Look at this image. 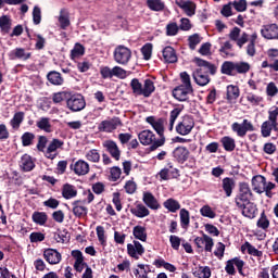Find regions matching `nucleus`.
Returning <instances> with one entry per match:
<instances>
[{
    "label": "nucleus",
    "instance_id": "nucleus-1",
    "mask_svg": "<svg viewBox=\"0 0 278 278\" xmlns=\"http://www.w3.org/2000/svg\"><path fill=\"white\" fill-rule=\"evenodd\" d=\"M251 184L252 190L256 192V194H264L265 192V197H267V199H273V197H275L273 190L277 188V185L273 181H266V178L263 175L253 176Z\"/></svg>",
    "mask_w": 278,
    "mask_h": 278
},
{
    "label": "nucleus",
    "instance_id": "nucleus-2",
    "mask_svg": "<svg viewBox=\"0 0 278 278\" xmlns=\"http://www.w3.org/2000/svg\"><path fill=\"white\" fill-rule=\"evenodd\" d=\"M164 118L156 119V123L152 126L154 131H156L159 139L149 148V151H157L160 147L166 144V137L164 136Z\"/></svg>",
    "mask_w": 278,
    "mask_h": 278
},
{
    "label": "nucleus",
    "instance_id": "nucleus-3",
    "mask_svg": "<svg viewBox=\"0 0 278 278\" xmlns=\"http://www.w3.org/2000/svg\"><path fill=\"white\" fill-rule=\"evenodd\" d=\"M253 199H255V194H253L249 182H239V192L235 197V203H247Z\"/></svg>",
    "mask_w": 278,
    "mask_h": 278
},
{
    "label": "nucleus",
    "instance_id": "nucleus-4",
    "mask_svg": "<svg viewBox=\"0 0 278 278\" xmlns=\"http://www.w3.org/2000/svg\"><path fill=\"white\" fill-rule=\"evenodd\" d=\"M193 63H195V71H200V73H203L204 75H216V73H218V66H216V64L210 62V61H205L201 58H193Z\"/></svg>",
    "mask_w": 278,
    "mask_h": 278
},
{
    "label": "nucleus",
    "instance_id": "nucleus-5",
    "mask_svg": "<svg viewBox=\"0 0 278 278\" xmlns=\"http://www.w3.org/2000/svg\"><path fill=\"white\" fill-rule=\"evenodd\" d=\"M194 129V117L192 115H184L181 121L176 125V132L179 136H189Z\"/></svg>",
    "mask_w": 278,
    "mask_h": 278
},
{
    "label": "nucleus",
    "instance_id": "nucleus-6",
    "mask_svg": "<svg viewBox=\"0 0 278 278\" xmlns=\"http://www.w3.org/2000/svg\"><path fill=\"white\" fill-rule=\"evenodd\" d=\"M113 55L117 64L127 66V64H129V60H131V50L125 46H117Z\"/></svg>",
    "mask_w": 278,
    "mask_h": 278
},
{
    "label": "nucleus",
    "instance_id": "nucleus-7",
    "mask_svg": "<svg viewBox=\"0 0 278 278\" xmlns=\"http://www.w3.org/2000/svg\"><path fill=\"white\" fill-rule=\"evenodd\" d=\"M236 206L238 210H241L242 216L250 218V220H253V218L257 216V204H255V202H251V200L248 202L237 203Z\"/></svg>",
    "mask_w": 278,
    "mask_h": 278
},
{
    "label": "nucleus",
    "instance_id": "nucleus-8",
    "mask_svg": "<svg viewBox=\"0 0 278 278\" xmlns=\"http://www.w3.org/2000/svg\"><path fill=\"white\" fill-rule=\"evenodd\" d=\"M189 94H194V88L185 87L184 85H179L172 90V96L176 101L184 103L189 101Z\"/></svg>",
    "mask_w": 278,
    "mask_h": 278
},
{
    "label": "nucleus",
    "instance_id": "nucleus-9",
    "mask_svg": "<svg viewBox=\"0 0 278 278\" xmlns=\"http://www.w3.org/2000/svg\"><path fill=\"white\" fill-rule=\"evenodd\" d=\"M231 129L239 138H244L248 131H255V126L249 119H243L242 124L235 122L231 125Z\"/></svg>",
    "mask_w": 278,
    "mask_h": 278
},
{
    "label": "nucleus",
    "instance_id": "nucleus-10",
    "mask_svg": "<svg viewBox=\"0 0 278 278\" xmlns=\"http://www.w3.org/2000/svg\"><path fill=\"white\" fill-rule=\"evenodd\" d=\"M118 127H123V121H121V117H113L111 119H104L102 121L99 126V131H106L108 134L118 129Z\"/></svg>",
    "mask_w": 278,
    "mask_h": 278
},
{
    "label": "nucleus",
    "instance_id": "nucleus-11",
    "mask_svg": "<svg viewBox=\"0 0 278 278\" xmlns=\"http://www.w3.org/2000/svg\"><path fill=\"white\" fill-rule=\"evenodd\" d=\"M67 108L72 112H81L86 108V100L81 94H74L67 98Z\"/></svg>",
    "mask_w": 278,
    "mask_h": 278
},
{
    "label": "nucleus",
    "instance_id": "nucleus-12",
    "mask_svg": "<svg viewBox=\"0 0 278 278\" xmlns=\"http://www.w3.org/2000/svg\"><path fill=\"white\" fill-rule=\"evenodd\" d=\"M103 149H105L106 153L113 157L115 162H118L121 160V148H118V144L116 141L109 139L102 142Z\"/></svg>",
    "mask_w": 278,
    "mask_h": 278
},
{
    "label": "nucleus",
    "instance_id": "nucleus-13",
    "mask_svg": "<svg viewBox=\"0 0 278 278\" xmlns=\"http://www.w3.org/2000/svg\"><path fill=\"white\" fill-rule=\"evenodd\" d=\"M43 260L51 266H55L62 262V254L53 248H48L43 250Z\"/></svg>",
    "mask_w": 278,
    "mask_h": 278
},
{
    "label": "nucleus",
    "instance_id": "nucleus-14",
    "mask_svg": "<svg viewBox=\"0 0 278 278\" xmlns=\"http://www.w3.org/2000/svg\"><path fill=\"white\" fill-rule=\"evenodd\" d=\"M261 36L265 40H278V25L277 24H265L261 28Z\"/></svg>",
    "mask_w": 278,
    "mask_h": 278
},
{
    "label": "nucleus",
    "instance_id": "nucleus-15",
    "mask_svg": "<svg viewBox=\"0 0 278 278\" xmlns=\"http://www.w3.org/2000/svg\"><path fill=\"white\" fill-rule=\"evenodd\" d=\"M127 254L129 257H132V260H140L141 255H144V247L140 241L134 240L132 244H127Z\"/></svg>",
    "mask_w": 278,
    "mask_h": 278
},
{
    "label": "nucleus",
    "instance_id": "nucleus-16",
    "mask_svg": "<svg viewBox=\"0 0 278 278\" xmlns=\"http://www.w3.org/2000/svg\"><path fill=\"white\" fill-rule=\"evenodd\" d=\"M194 244L198 247V249H203L204 247V251L212 253V249L214 248V239L205 235V232H202V237H197L194 239Z\"/></svg>",
    "mask_w": 278,
    "mask_h": 278
},
{
    "label": "nucleus",
    "instance_id": "nucleus-17",
    "mask_svg": "<svg viewBox=\"0 0 278 278\" xmlns=\"http://www.w3.org/2000/svg\"><path fill=\"white\" fill-rule=\"evenodd\" d=\"M72 212L76 218H84L88 216V206H86V200H76L72 202Z\"/></svg>",
    "mask_w": 278,
    "mask_h": 278
},
{
    "label": "nucleus",
    "instance_id": "nucleus-18",
    "mask_svg": "<svg viewBox=\"0 0 278 278\" xmlns=\"http://www.w3.org/2000/svg\"><path fill=\"white\" fill-rule=\"evenodd\" d=\"M139 142L143 147H153L155 142H157V139H155V134L153 131L146 129L138 134Z\"/></svg>",
    "mask_w": 278,
    "mask_h": 278
},
{
    "label": "nucleus",
    "instance_id": "nucleus-19",
    "mask_svg": "<svg viewBox=\"0 0 278 278\" xmlns=\"http://www.w3.org/2000/svg\"><path fill=\"white\" fill-rule=\"evenodd\" d=\"M70 168L78 176L88 175V173H90V165L84 160H78L75 164H71Z\"/></svg>",
    "mask_w": 278,
    "mask_h": 278
},
{
    "label": "nucleus",
    "instance_id": "nucleus-20",
    "mask_svg": "<svg viewBox=\"0 0 278 278\" xmlns=\"http://www.w3.org/2000/svg\"><path fill=\"white\" fill-rule=\"evenodd\" d=\"M142 201L150 210H160L162 207L155 195L149 191L143 192Z\"/></svg>",
    "mask_w": 278,
    "mask_h": 278
},
{
    "label": "nucleus",
    "instance_id": "nucleus-21",
    "mask_svg": "<svg viewBox=\"0 0 278 278\" xmlns=\"http://www.w3.org/2000/svg\"><path fill=\"white\" fill-rule=\"evenodd\" d=\"M173 155L178 164H185V162H188V157H190V150L186 147H177Z\"/></svg>",
    "mask_w": 278,
    "mask_h": 278
},
{
    "label": "nucleus",
    "instance_id": "nucleus-22",
    "mask_svg": "<svg viewBox=\"0 0 278 278\" xmlns=\"http://www.w3.org/2000/svg\"><path fill=\"white\" fill-rule=\"evenodd\" d=\"M62 147H64V141L60 139H52L46 150V157H48V160H55V155L51 153H55V151L58 149H62Z\"/></svg>",
    "mask_w": 278,
    "mask_h": 278
},
{
    "label": "nucleus",
    "instance_id": "nucleus-23",
    "mask_svg": "<svg viewBox=\"0 0 278 278\" xmlns=\"http://www.w3.org/2000/svg\"><path fill=\"white\" fill-rule=\"evenodd\" d=\"M10 60H22L27 62L31 58V52H26L25 48H15L9 53Z\"/></svg>",
    "mask_w": 278,
    "mask_h": 278
},
{
    "label": "nucleus",
    "instance_id": "nucleus-24",
    "mask_svg": "<svg viewBox=\"0 0 278 278\" xmlns=\"http://www.w3.org/2000/svg\"><path fill=\"white\" fill-rule=\"evenodd\" d=\"M20 167L24 173H29L36 168V163H34V159L29 154H24L20 161Z\"/></svg>",
    "mask_w": 278,
    "mask_h": 278
},
{
    "label": "nucleus",
    "instance_id": "nucleus-25",
    "mask_svg": "<svg viewBox=\"0 0 278 278\" xmlns=\"http://www.w3.org/2000/svg\"><path fill=\"white\" fill-rule=\"evenodd\" d=\"M192 77H193L195 84L201 87L207 86V84H210V81H212V78L210 77L208 74H204L203 72H200L199 70H195L192 73Z\"/></svg>",
    "mask_w": 278,
    "mask_h": 278
},
{
    "label": "nucleus",
    "instance_id": "nucleus-26",
    "mask_svg": "<svg viewBox=\"0 0 278 278\" xmlns=\"http://www.w3.org/2000/svg\"><path fill=\"white\" fill-rule=\"evenodd\" d=\"M163 58L167 64H175L177 62V52L175 51V48L170 46H166L163 51Z\"/></svg>",
    "mask_w": 278,
    "mask_h": 278
},
{
    "label": "nucleus",
    "instance_id": "nucleus-27",
    "mask_svg": "<svg viewBox=\"0 0 278 278\" xmlns=\"http://www.w3.org/2000/svg\"><path fill=\"white\" fill-rule=\"evenodd\" d=\"M178 7H180V9L184 10L187 16H194V14H197V4L190 0L180 1L178 3Z\"/></svg>",
    "mask_w": 278,
    "mask_h": 278
},
{
    "label": "nucleus",
    "instance_id": "nucleus-28",
    "mask_svg": "<svg viewBox=\"0 0 278 278\" xmlns=\"http://www.w3.org/2000/svg\"><path fill=\"white\" fill-rule=\"evenodd\" d=\"M222 188L226 197H231V194H233V189L236 188V180L230 177H225L222 180Z\"/></svg>",
    "mask_w": 278,
    "mask_h": 278
},
{
    "label": "nucleus",
    "instance_id": "nucleus-29",
    "mask_svg": "<svg viewBox=\"0 0 278 278\" xmlns=\"http://www.w3.org/2000/svg\"><path fill=\"white\" fill-rule=\"evenodd\" d=\"M31 220L35 225H39V227H45L47 222L49 220V215L46 212L35 211L31 215Z\"/></svg>",
    "mask_w": 278,
    "mask_h": 278
},
{
    "label": "nucleus",
    "instance_id": "nucleus-30",
    "mask_svg": "<svg viewBox=\"0 0 278 278\" xmlns=\"http://www.w3.org/2000/svg\"><path fill=\"white\" fill-rule=\"evenodd\" d=\"M61 192L63 199H66V201L77 197V188L71 184L63 185Z\"/></svg>",
    "mask_w": 278,
    "mask_h": 278
},
{
    "label": "nucleus",
    "instance_id": "nucleus-31",
    "mask_svg": "<svg viewBox=\"0 0 278 278\" xmlns=\"http://www.w3.org/2000/svg\"><path fill=\"white\" fill-rule=\"evenodd\" d=\"M47 79L52 86H63L64 85V77L62 74L56 71H51L47 74Z\"/></svg>",
    "mask_w": 278,
    "mask_h": 278
},
{
    "label": "nucleus",
    "instance_id": "nucleus-32",
    "mask_svg": "<svg viewBox=\"0 0 278 278\" xmlns=\"http://www.w3.org/2000/svg\"><path fill=\"white\" fill-rule=\"evenodd\" d=\"M130 213L137 218H147V216L151 214V211H149L144 204H137L135 207L130 208Z\"/></svg>",
    "mask_w": 278,
    "mask_h": 278
},
{
    "label": "nucleus",
    "instance_id": "nucleus-33",
    "mask_svg": "<svg viewBox=\"0 0 278 278\" xmlns=\"http://www.w3.org/2000/svg\"><path fill=\"white\" fill-rule=\"evenodd\" d=\"M219 142L228 153L236 151V139L229 136H224L220 138Z\"/></svg>",
    "mask_w": 278,
    "mask_h": 278
},
{
    "label": "nucleus",
    "instance_id": "nucleus-34",
    "mask_svg": "<svg viewBox=\"0 0 278 278\" xmlns=\"http://www.w3.org/2000/svg\"><path fill=\"white\" fill-rule=\"evenodd\" d=\"M155 92V84L151 79H146L143 83V87L141 90V97H144L146 99H149L151 94Z\"/></svg>",
    "mask_w": 278,
    "mask_h": 278
},
{
    "label": "nucleus",
    "instance_id": "nucleus-35",
    "mask_svg": "<svg viewBox=\"0 0 278 278\" xmlns=\"http://www.w3.org/2000/svg\"><path fill=\"white\" fill-rule=\"evenodd\" d=\"M10 29H12V20L8 15H2L0 17V31L2 36L10 34Z\"/></svg>",
    "mask_w": 278,
    "mask_h": 278
},
{
    "label": "nucleus",
    "instance_id": "nucleus-36",
    "mask_svg": "<svg viewBox=\"0 0 278 278\" xmlns=\"http://www.w3.org/2000/svg\"><path fill=\"white\" fill-rule=\"evenodd\" d=\"M240 97V87L236 85H228L227 86V93L226 99L231 103V101H236Z\"/></svg>",
    "mask_w": 278,
    "mask_h": 278
},
{
    "label": "nucleus",
    "instance_id": "nucleus-37",
    "mask_svg": "<svg viewBox=\"0 0 278 278\" xmlns=\"http://www.w3.org/2000/svg\"><path fill=\"white\" fill-rule=\"evenodd\" d=\"M241 251H248V254L253 257H262V255H264V252L257 250L256 247L249 241H245L244 244L241 245Z\"/></svg>",
    "mask_w": 278,
    "mask_h": 278
},
{
    "label": "nucleus",
    "instance_id": "nucleus-38",
    "mask_svg": "<svg viewBox=\"0 0 278 278\" xmlns=\"http://www.w3.org/2000/svg\"><path fill=\"white\" fill-rule=\"evenodd\" d=\"M36 127L41 131H46V134H51V131H53L51 129V118L49 117H40L36 123Z\"/></svg>",
    "mask_w": 278,
    "mask_h": 278
},
{
    "label": "nucleus",
    "instance_id": "nucleus-39",
    "mask_svg": "<svg viewBox=\"0 0 278 278\" xmlns=\"http://www.w3.org/2000/svg\"><path fill=\"white\" fill-rule=\"evenodd\" d=\"M233 71H236V62L233 61H225L220 66L222 75H227L228 77H232Z\"/></svg>",
    "mask_w": 278,
    "mask_h": 278
},
{
    "label": "nucleus",
    "instance_id": "nucleus-40",
    "mask_svg": "<svg viewBox=\"0 0 278 278\" xmlns=\"http://www.w3.org/2000/svg\"><path fill=\"white\" fill-rule=\"evenodd\" d=\"M163 206L165 207V210H168L173 214H175L178 210H181V204L179 203V201L173 198H169L165 202H163Z\"/></svg>",
    "mask_w": 278,
    "mask_h": 278
},
{
    "label": "nucleus",
    "instance_id": "nucleus-41",
    "mask_svg": "<svg viewBox=\"0 0 278 278\" xmlns=\"http://www.w3.org/2000/svg\"><path fill=\"white\" fill-rule=\"evenodd\" d=\"M132 236L136 238V240L147 242V228L140 225L135 226L132 229Z\"/></svg>",
    "mask_w": 278,
    "mask_h": 278
},
{
    "label": "nucleus",
    "instance_id": "nucleus-42",
    "mask_svg": "<svg viewBox=\"0 0 278 278\" xmlns=\"http://www.w3.org/2000/svg\"><path fill=\"white\" fill-rule=\"evenodd\" d=\"M147 7L152 12H162L166 8V4L162 0H147Z\"/></svg>",
    "mask_w": 278,
    "mask_h": 278
},
{
    "label": "nucleus",
    "instance_id": "nucleus-43",
    "mask_svg": "<svg viewBox=\"0 0 278 278\" xmlns=\"http://www.w3.org/2000/svg\"><path fill=\"white\" fill-rule=\"evenodd\" d=\"M153 266H155L156 268H165V270H168L169 273H175V270H177V267H175V265L165 262L164 258L154 260Z\"/></svg>",
    "mask_w": 278,
    "mask_h": 278
},
{
    "label": "nucleus",
    "instance_id": "nucleus-44",
    "mask_svg": "<svg viewBox=\"0 0 278 278\" xmlns=\"http://www.w3.org/2000/svg\"><path fill=\"white\" fill-rule=\"evenodd\" d=\"M25 121V112L20 111L13 115V118L10 121L12 129H18L21 124Z\"/></svg>",
    "mask_w": 278,
    "mask_h": 278
},
{
    "label": "nucleus",
    "instance_id": "nucleus-45",
    "mask_svg": "<svg viewBox=\"0 0 278 278\" xmlns=\"http://www.w3.org/2000/svg\"><path fill=\"white\" fill-rule=\"evenodd\" d=\"M180 216V227L182 229H188L190 227V211L181 208L179 212Z\"/></svg>",
    "mask_w": 278,
    "mask_h": 278
},
{
    "label": "nucleus",
    "instance_id": "nucleus-46",
    "mask_svg": "<svg viewBox=\"0 0 278 278\" xmlns=\"http://www.w3.org/2000/svg\"><path fill=\"white\" fill-rule=\"evenodd\" d=\"M256 226L258 227V229H263L264 231H266L270 227V219H268L266 211H263L261 213V216L256 222Z\"/></svg>",
    "mask_w": 278,
    "mask_h": 278
},
{
    "label": "nucleus",
    "instance_id": "nucleus-47",
    "mask_svg": "<svg viewBox=\"0 0 278 278\" xmlns=\"http://www.w3.org/2000/svg\"><path fill=\"white\" fill-rule=\"evenodd\" d=\"M86 48L81 43H75L74 48L71 50V60H77V58H81L85 55Z\"/></svg>",
    "mask_w": 278,
    "mask_h": 278
},
{
    "label": "nucleus",
    "instance_id": "nucleus-48",
    "mask_svg": "<svg viewBox=\"0 0 278 278\" xmlns=\"http://www.w3.org/2000/svg\"><path fill=\"white\" fill-rule=\"evenodd\" d=\"M193 275L198 278H210L212 277V269L210 266H199V268H195L193 271Z\"/></svg>",
    "mask_w": 278,
    "mask_h": 278
},
{
    "label": "nucleus",
    "instance_id": "nucleus-49",
    "mask_svg": "<svg viewBox=\"0 0 278 278\" xmlns=\"http://www.w3.org/2000/svg\"><path fill=\"white\" fill-rule=\"evenodd\" d=\"M36 140V135L34 132L26 131L21 136V142L23 147H31Z\"/></svg>",
    "mask_w": 278,
    "mask_h": 278
},
{
    "label": "nucleus",
    "instance_id": "nucleus-50",
    "mask_svg": "<svg viewBox=\"0 0 278 278\" xmlns=\"http://www.w3.org/2000/svg\"><path fill=\"white\" fill-rule=\"evenodd\" d=\"M59 23L61 29H66L71 26V20L68 18V12L65 9H62L59 16Z\"/></svg>",
    "mask_w": 278,
    "mask_h": 278
},
{
    "label": "nucleus",
    "instance_id": "nucleus-51",
    "mask_svg": "<svg viewBox=\"0 0 278 278\" xmlns=\"http://www.w3.org/2000/svg\"><path fill=\"white\" fill-rule=\"evenodd\" d=\"M86 160L88 162H93V164H99L101 162V154L99 153V150L91 149L85 154Z\"/></svg>",
    "mask_w": 278,
    "mask_h": 278
},
{
    "label": "nucleus",
    "instance_id": "nucleus-52",
    "mask_svg": "<svg viewBox=\"0 0 278 278\" xmlns=\"http://www.w3.org/2000/svg\"><path fill=\"white\" fill-rule=\"evenodd\" d=\"M231 51H233V45H231V41L224 42V45L219 48V53L226 58H233V53H231Z\"/></svg>",
    "mask_w": 278,
    "mask_h": 278
},
{
    "label": "nucleus",
    "instance_id": "nucleus-53",
    "mask_svg": "<svg viewBox=\"0 0 278 278\" xmlns=\"http://www.w3.org/2000/svg\"><path fill=\"white\" fill-rule=\"evenodd\" d=\"M141 53L143 55V60L149 62V60H151V55H153V43L148 42L143 45L141 48Z\"/></svg>",
    "mask_w": 278,
    "mask_h": 278
},
{
    "label": "nucleus",
    "instance_id": "nucleus-54",
    "mask_svg": "<svg viewBox=\"0 0 278 278\" xmlns=\"http://www.w3.org/2000/svg\"><path fill=\"white\" fill-rule=\"evenodd\" d=\"M54 240L56 242H61V244H64V242H68L71 240V236L68 235L67 230H59V232L54 233Z\"/></svg>",
    "mask_w": 278,
    "mask_h": 278
},
{
    "label": "nucleus",
    "instance_id": "nucleus-55",
    "mask_svg": "<svg viewBox=\"0 0 278 278\" xmlns=\"http://www.w3.org/2000/svg\"><path fill=\"white\" fill-rule=\"evenodd\" d=\"M121 175H123V169L118 166H113L110 168L109 181H118L121 179Z\"/></svg>",
    "mask_w": 278,
    "mask_h": 278
},
{
    "label": "nucleus",
    "instance_id": "nucleus-56",
    "mask_svg": "<svg viewBox=\"0 0 278 278\" xmlns=\"http://www.w3.org/2000/svg\"><path fill=\"white\" fill-rule=\"evenodd\" d=\"M130 88L134 92V94H137L138 97H142V84L138 78H134L130 81Z\"/></svg>",
    "mask_w": 278,
    "mask_h": 278
},
{
    "label": "nucleus",
    "instance_id": "nucleus-57",
    "mask_svg": "<svg viewBox=\"0 0 278 278\" xmlns=\"http://www.w3.org/2000/svg\"><path fill=\"white\" fill-rule=\"evenodd\" d=\"M235 71L239 73V75H244L251 71V65L247 62L235 63Z\"/></svg>",
    "mask_w": 278,
    "mask_h": 278
},
{
    "label": "nucleus",
    "instance_id": "nucleus-58",
    "mask_svg": "<svg viewBox=\"0 0 278 278\" xmlns=\"http://www.w3.org/2000/svg\"><path fill=\"white\" fill-rule=\"evenodd\" d=\"M68 97H70L68 92L59 91V92L52 94V101H53V103H62V101H66V103H67Z\"/></svg>",
    "mask_w": 278,
    "mask_h": 278
},
{
    "label": "nucleus",
    "instance_id": "nucleus-59",
    "mask_svg": "<svg viewBox=\"0 0 278 278\" xmlns=\"http://www.w3.org/2000/svg\"><path fill=\"white\" fill-rule=\"evenodd\" d=\"M261 134L263 138H270V134H273V127L270 126V122H263V124L261 125Z\"/></svg>",
    "mask_w": 278,
    "mask_h": 278
},
{
    "label": "nucleus",
    "instance_id": "nucleus-60",
    "mask_svg": "<svg viewBox=\"0 0 278 278\" xmlns=\"http://www.w3.org/2000/svg\"><path fill=\"white\" fill-rule=\"evenodd\" d=\"M188 42H189V49L191 51H194V49H197V45H201V36H199V34H193L189 36Z\"/></svg>",
    "mask_w": 278,
    "mask_h": 278
},
{
    "label": "nucleus",
    "instance_id": "nucleus-61",
    "mask_svg": "<svg viewBox=\"0 0 278 278\" xmlns=\"http://www.w3.org/2000/svg\"><path fill=\"white\" fill-rule=\"evenodd\" d=\"M201 216L204 218H216V212L212 210L210 205H204L200 208Z\"/></svg>",
    "mask_w": 278,
    "mask_h": 278
},
{
    "label": "nucleus",
    "instance_id": "nucleus-62",
    "mask_svg": "<svg viewBox=\"0 0 278 278\" xmlns=\"http://www.w3.org/2000/svg\"><path fill=\"white\" fill-rule=\"evenodd\" d=\"M33 22L34 25H40V23L42 22V11L38 5H35L33 9Z\"/></svg>",
    "mask_w": 278,
    "mask_h": 278
},
{
    "label": "nucleus",
    "instance_id": "nucleus-63",
    "mask_svg": "<svg viewBox=\"0 0 278 278\" xmlns=\"http://www.w3.org/2000/svg\"><path fill=\"white\" fill-rule=\"evenodd\" d=\"M231 4L236 12H247V0H235L231 1Z\"/></svg>",
    "mask_w": 278,
    "mask_h": 278
},
{
    "label": "nucleus",
    "instance_id": "nucleus-64",
    "mask_svg": "<svg viewBox=\"0 0 278 278\" xmlns=\"http://www.w3.org/2000/svg\"><path fill=\"white\" fill-rule=\"evenodd\" d=\"M179 34V26L176 22L166 25V36H177Z\"/></svg>",
    "mask_w": 278,
    "mask_h": 278
}]
</instances>
